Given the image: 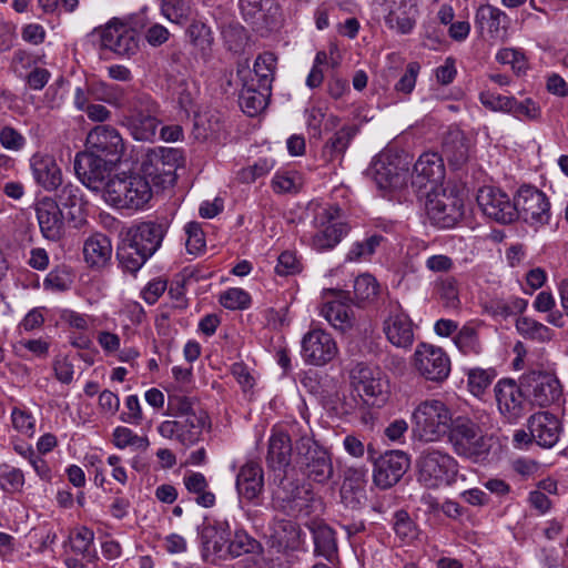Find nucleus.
<instances>
[{"label": "nucleus", "mask_w": 568, "mask_h": 568, "mask_svg": "<svg viewBox=\"0 0 568 568\" xmlns=\"http://www.w3.org/2000/svg\"><path fill=\"white\" fill-rule=\"evenodd\" d=\"M24 484L23 473L7 464H0V486L8 493L20 491Z\"/></svg>", "instance_id": "13d9d810"}, {"label": "nucleus", "mask_w": 568, "mask_h": 568, "mask_svg": "<svg viewBox=\"0 0 568 568\" xmlns=\"http://www.w3.org/2000/svg\"><path fill=\"white\" fill-rule=\"evenodd\" d=\"M453 422L452 409L443 400L425 399L413 410L412 430L418 440L435 443L446 437Z\"/></svg>", "instance_id": "f257e3e1"}, {"label": "nucleus", "mask_w": 568, "mask_h": 568, "mask_svg": "<svg viewBox=\"0 0 568 568\" xmlns=\"http://www.w3.org/2000/svg\"><path fill=\"white\" fill-rule=\"evenodd\" d=\"M384 242V236L373 234L362 241H356L351 246L346 260L349 262H361L368 260Z\"/></svg>", "instance_id": "8fccbe9b"}, {"label": "nucleus", "mask_w": 568, "mask_h": 568, "mask_svg": "<svg viewBox=\"0 0 568 568\" xmlns=\"http://www.w3.org/2000/svg\"><path fill=\"white\" fill-rule=\"evenodd\" d=\"M341 209L337 206H331L324 210V217L327 224L323 223L322 229L318 230L313 239L312 246L316 251H326L336 246L343 236H345L349 230L348 225L343 222H334L341 216Z\"/></svg>", "instance_id": "c85d7f7f"}, {"label": "nucleus", "mask_w": 568, "mask_h": 568, "mask_svg": "<svg viewBox=\"0 0 568 568\" xmlns=\"http://www.w3.org/2000/svg\"><path fill=\"white\" fill-rule=\"evenodd\" d=\"M500 415L510 424L517 423L525 415V389L511 378H503L494 387Z\"/></svg>", "instance_id": "dca6fc26"}, {"label": "nucleus", "mask_w": 568, "mask_h": 568, "mask_svg": "<svg viewBox=\"0 0 568 568\" xmlns=\"http://www.w3.org/2000/svg\"><path fill=\"white\" fill-rule=\"evenodd\" d=\"M187 34L191 43L203 52L209 50L213 43L212 31L202 21H193L187 28Z\"/></svg>", "instance_id": "680f3d73"}, {"label": "nucleus", "mask_w": 568, "mask_h": 568, "mask_svg": "<svg viewBox=\"0 0 568 568\" xmlns=\"http://www.w3.org/2000/svg\"><path fill=\"white\" fill-rule=\"evenodd\" d=\"M113 444L123 449L128 446H133L139 449L145 450L150 442L145 436H138L130 428L124 426H119L113 430Z\"/></svg>", "instance_id": "5fc2aeb1"}, {"label": "nucleus", "mask_w": 568, "mask_h": 568, "mask_svg": "<svg viewBox=\"0 0 568 568\" xmlns=\"http://www.w3.org/2000/svg\"><path fill=\"white\" fill-rule=\"evenodd\" d=\"M169 410L176 417H190L192 414L206 413L193 398L183 395L169 396Z\"/></svg>", "instance_id": "6e6d98bb"}, {"label": "nucleus", "mask_w": 568, "mask_h": 568, "mask_svg": "<svg viewBox=\"0 0 568 568\" xmlns=\"http://www.w3.org/2000/svg\"><path fill=\"white\" fill-rule=\"evenodd\" d=\"M410 459L402 450H388L374 462L373 481L381 489L396 485L408 470Z\"/></svg>", "instance_id": "f3484780"}, {"label": "nucleus", "mask_w": 568, "mask_h": 568, "mask_svg": "<svg viewBox=\"0 0 568 568\" xmlns=\"http://www.w3.org/2000/svg\"><path fill=\"white\" fill-rule=\"evenodd\" d=\"M168 231V222L146 221L130 227L125 236L132 241L142 252L152 256L161 246Z\"/></svg>", "instance_id": "bb28decb"}, {"label": "nucleus", "mask_w": 568, "mask_h": 568, "mask_svg": "<svg viewBox=\"0 0 568 568\" xmlns=\"http://www.w3.org/2000/svg\"><path fill=\"white\" fill-rule=\"evenodd\" d=\"M379 285L371 274H362L354 282V298L359 305L364 302H371L378 295Z\"/></svg>", "instance_id": "3c124183"}, {"label": "nucleus", "mask_w": 568, "mask_h": 568, "mask_svg": "<svg viewBox=\"0 0 568 568\" xmlns=\"http://www.w3.org/2000/svg\"><path fill=\"white\" fill-rule=\"evenodd\" d=\"M418 480L427 488L448 486L456 480L458 463L448 453L427 448L422 452L418 460Z\"/></svg>", "instance_id": "423d86ee"}, {"label": "nucleus", "mask_w": 568, "mask_h": 568, "mask_svg": "<svg viewBox=\"0 0 568 568\" xmlns=\"http://www.w3.org/2000/svg\"><path fill=\"white\" fill-rule=\"evenodd\" d=\"M244 19L256 28L268 27L278 11L275 0H241Z\"/></svg>", "instance_id": "c9c22d12"}, {"label": "nucleus", "mask_w": 568, "mask_h": 568, "mask_svg": "<svg viewBox=\"0 0 568 568\" xmlns=\"http://www.w3.org/2000/svg\"><path fill=\"white\" fill-rule=\"evenodd\" d=\"M36 214L44 239L53 242L62 239L64 216L57 201L51 197H43L36 205Z\"/></svg>", "instance_id": "cd10ccee"}, {"label": "nucleus", "mask_w": 568, "mask_h": 568, "mask_svg": "<svg viewBox=\"0 0 568 568\" xmlns=\"http://www.w3.org/2000/svg\"><path fill=\"white\" fill-rule=\"evenodd\" d=\"M58 199L62 206L75 209L74 212H70V219L74 221V226L82 225L84 219L81 215L82 195L80 189L72 184H67L61 189Z\"/></svg>", "instance_id": "de8ad7c7"}, {"label": "nucleus", "mask_w": 568, "mask_h": 568, "mask_svg": "<svg viewBox=\"0 0 568 568\" xmlns=\"http://www.w3.org/2000/svg\"><path fill=\"white\" fill-rule=\"evenodd\" d=\"M120 121L136 141L151 142L161 124L159 104L146 93L135 92L123 109Z\"/></svg>", "instance_id": "f03ea898"}, {"label": "nucleus", "mask_w": 568, "mask_h": 568, "mask_svg": "<svg viewBox=\"0 0 568 568\" xmlns=\"http://www.w3.org/2000/svg\"><path fill=\"white\" fill-rule=\"evenodd\" d=\"M206 427H210L209 415L197 413L190 417L164 420L159 425L158 432L164 438L176 439L182 445L190 446L200 440Z\"/></svg>", "instance_id": "2eb2a0df"}, {"label": "nucleus", "mask_w": 568, "mask_h": 568, "mask_svg": "<svg viewBox=\"0 0 568 568\" xmlns=\"http://www.w3.org/2000/svg\"><path fill=\"white\" fill-rule=\"evenodd\" d=\"M85 262L91 266H103L111 258L112 245L110 239L101 233L90 236L83 245Z\"/></svg>", "instance_id": "58836bf2"}, {"label": "nucleus", "mask_w": 568, "mask_h": 568, "mask_svg": "<svg viewBox=\"0 0 568 568\" xmlns=\"http://www.w3.org/2000/svg\"><path fill=\"white\" fill-rule=\"evenodd\" d=\"M446 436L459 457L477 463L484 460L489 453L485 432L468 416L455 417Z\"/></svg>", "instance_id": "39448f33"}, {"label": "nucleus", "mask_w": 568, "mask_h": 568, "mask_svg": "<svg viewBox=\"0 0 568 568\" xmlns=\"http://www.w3.org/2000/svg\"><path fill=\"white\" fill-rule=\"evenodd\" d=\"M268 530L267 546L277 554L288 555L303 546V531L300 525L291 519L274 517Z\"/></svg>", "instance_id": "6ab92c4d"}, {"label": "nucleus", "mask_w": 568, "mask_h": 568, "mask_svg": "<svg viewBox=\"0 0 568 568\" xmlns=\"http://www.w3.org/2000/svg\"><path fill=\"white\" fill-rule=\"evenodd\" d=\"M385 24L398 33H409L415 24L418 9L414 0H376Z\"/></svg>", "instance_id": "aec40b11"}, {"label": "nucleus", "mask_w": 568, "mask_h": 568, "mask_svg": "<svg viewBox=\"0 0 568 568\" xmlns=\"http://www.w3.org/2000/svg\"><path fill=\"white\" fill-rule=\"evenodd\" d=\"M73 103L78 111L85 112L88 119L93 122L104 123L112 116V112L106 106L92 102L84 88L78 87L75 89Z\"/></svg>", "instance_id": "a19ab883"}, {"label": "nucleus", "mask_w": 568, "mask_h": 568, "mask_svg": "<svg viewBox=\"0 0 568 568\" xmlns=\"http://www.w3.org/2000/svg\"><path fill=\"white\" fill-rule=\"evenodd\" d=\"M315 554L326 559H332L337 551L335 534L332 528L325 524H314L311 527Z\"/></svg>", "instance_id": "c03bdc74"}, {"label": "nucleus", "mask_w": 568, "mask_h": 568, "mask_svg": "<svg viewBox=\"0 0 568 568\" xmlns=\"http://www.w3.org/2000/svg\"><path fill=\"white\" fill-rule=\"evenodd\" d=\"M366 173L382 190L400 189L409 179V162L406 156L384 152L374 158Z\"/></svg>", "instance_id": "6e6552de"}, {"label": "nucleus", "mask_w": 568, "mask_h": 568, "mask_svg": "<svg viewBox=\"0 0 568 568\" xmlns=\"http://www.w3.org/2000/svg\"><path fill=\"white\" fill-rule=\"evenodd\" d=\"M84 91L92 101H101L119 109H124L128 100L135 93L120 85L109 84L103 81L88 84Z\"/></svg>", "instance_id": "f704fd0d"}, {"label": "nucleus", "mask_w": 568, "mask_h": 568, "mask_svg": "<svg viewBox=\"0 0 568 568\" xmlns=\"http://www.w3.org/2000/svg\"><path fill=\"white\" fill-rule=\"evenodd\" d=\"M115 163V161L99 156L98 154L80 152L74 158L73 166L83 185L94 192L104 193Z\"/></svg>", "instance_id": "f8f14e48"}, {"label": "nucleus", "mask_w": 568, "mask_h": 568, "mask_svg": "<svg viewBox=\"0 0 568 568\" xmlns=\"http://www.w3.org/2000/svg\"><path fill=\"white\" fill-rule=\"evenodd\" d=\"M180 161L181 152L178 149L158 146L148 150L141 169L144 175L151 178L155 184H173Z\"/></svg>", "instance_id": "9b49d317"}, {"label": "nucleus", "mask_w": 568, "mask_h": 568, "mask_svg": "<svg viewBox=\"0 0 568 568\" xmlns=\"http://www.w3.org/2000/svg\"><path fill=\"white\" fill-rule=\"evenodd\" d=\"M152 197L151 186L140 174L114 175L105 185L103 199L116 209L139 210Z\"/></svg>", "instance_id": "20e7f679"}, {"label": "nucleus", "mask_w": 568, "mask_h": 568, "mask_svg": "<svg viewBox=\"0 0 568 568\" xmlns=\"http://www.w3.org/2000/svg\"><path fill=\"white\" fill-rule=\"evenodd\" d=\"M88 153L118 162L124 151L119 131L105 124L95 125L87 135Z\"/></svg>", "instance_id": "412c9836"}, {"label": "nucleus", "mask_w": 568, "mask_h": 568, "mask_svg": "<svg viewBox=\"0 0 568 568\" xmlns=\"http://www.w3.org/2000/svg\"><path fill=\"white\" fill-rule=\"evenodd\" d=\"M494 369L473 368L468 372V387L473 395L479 397L495 378Z\"/></svg>", "instance_id": "052dcab7"}, {"label": "nucleus", "mask_w": 568, "mask_h": 568, "mask_svg": "<svg viewBox=\"0 0 568 568\" xmlns=\"http://www.w3.org/2000/svg\"><path fill=\"white\" fill-rule=\"evenodd\" d=\"M516 328L525 338L538 342L550 341L552 336V332L549 327L527 316L517 318Z\"/></svg>", "instance_id": "09e8293b"}, {"label": "nucleus", "mask_w": 568, "mask_h": 568, "mask_svg": "<svg viewBox=\"0 0 568 568\" xmlns=\"http://www.w3.org/2000/svg\"><path fill=\"white\" fill-rule=\"evenodd\" d=\"M223 130V123L216 114L196 116L193 134L196 140H217Z\"/></svg>", "instance_id": "49530a36"}, {"label": "nucleus", "mask_w": 568, "mask_h": 568, "mask_svg": "<svg viewBox=\"0 0 568 568\" xmlns=\"http://www.w3.org/2000/svg\"><path fill=\"white\" fill-rule=\"evenodd\" d=\"M436 291L445 307L457 308L459 306V290L455 277L447 276L438 280Z\"/></svg>", "instance_id": "864d4df0"}, {"label": "nucleus", "mask_w": 568, "mask_h": 568, "mask_svg": "<svg viewBox=\"0 0 568 568\" xmlns=\"http://www.w3.org/2000/svg\"><path fill=\"white\" fill-rule=\"evenodd\" d=\"M254 539L251 538L244 530H236L226 546V551L233 557H239L243 552H248L253 548Z\"/></svg>", "instance_id": "774afa93"}, {"label": "nucleus", "mask_w": 568, "mask_h": 568, "mask_svg": "<svg viewBox=\"0 0 568 568\" xmlns=\"http://www.w3.org/2000/svg\"><path fill=\"white\" fill-rule=\"evenodd\" d=\"M476 26L480 31L497 34L501 28H505L507 16L490 4H483L477 9L475 17Z\"/></svg>", "instance_id": "37998d69"}, {"label": "nucleus", "mask_w": 568, "mask_h": 568, "mask_svg": "<svg viewBox=\"0 0 568 568\" xmlns=\"http://www.w3.org/2000/svg\"><path fill=\"white\" fill-rule=\"evenodd\" d=\"M454 342L465 355H477L481 352L478 333L471 326L465 325L455 336Z\"/></svg>", "instance_id": "603ef678"}, {"label": "nucleus", "mask_w": 568, "mask_h": 568, "mask_svg": "<svg viewBox=\"0 0 568 568\" xmlns=\"http://www.w3.org/2000/svg\"><path fill=\"white\" fill-rule=\"evenodd\" d=\"M220 303L229 310H243L251 303V297L242 288H230L220 295Z\"/></svg>", "instance_id": "338daca9"}, {"label": "nucleus", "mask_w": 568, "mask_h": 568, "mask_svg": "<svg viewBox=\"0 0 568 568\" xmlns=\"http://www.w3.org/2000/svg\"><path fill=\"white\" fill-rule=\"evenodd\" d=\"M276 67V57L271 52L260 54L254 63V73L258 78V84L268 83L272 87Z\"/></svg>", "instance_id": "bf43d9fd"}, {"label": "nucleus", "mask_w": 568, "mask_h": 568, "mask_svg": "<svg viewBox=\"0 0 568 568\" xmlns=\"http://www.w3.org/2000/svg\"><path fill=\"white\" fill-rule=\"evenodd\" d=\"M496 59L503 64H509L518 75L525 73L528 68L525 54L517 49L504 48L497 52Z\"/></svg>", "instance_id": "e2e57ef3"}, {"label": "nucleus", "mask_w": 568, "mask_h": 568, "mask_svg": "<svg viewBox=\"0 0 568 568\" xmlns=\"http://www.w3.org/2000/svg\"><path fill=\"white\" fill-rule=\"evenodd\" d=\"M444 153L452 166L462 168L469 159L466 139L460 132L450 134V140L444 142Z\"/></svg>", "instance_id": "a18cd8bd"}, {"label": "nucleus", "mask_w": 568, "mask_h": 568, "mask_svg": "<svg viewBox=\"0 0 568 568\" xmlns=\"http://www.w3.org/2000/svg\"><path fill=\"white\" fill-rule=\"evenodd\" d=\"M294 463L304 477L317 484L328 483L334 474L331 453L310 435L296 440Z\"/></svg>", "instance_id": "7ed1b4c3"}, {"label": "nucleus", "mask_w": 568, "mask_h": 568, "mask_svg": "<svg viewBox=\"0 0 568 568\" xmlns=\"http://www.w3.org/2000/svg\"><path fill=\"white\" fill-rule=\"evenodd\" d=\"M387 339L396 347L408 348L414 342V325L398 303H390L384 321Z\"/></svg>", "instance_id": "a878e982"}, {"label": "nucleus", "mask_w": 568, "mask_h": 568, "mask_svg": "<svg viewBox=\"0 0 568 568\" xmlns=\"http://www.w3.org/2000/svg\"><path fill=\"white\" fill-rule=\"evenodd\" d=\"M247 65L237 69V75L242 81V90L239 95V103L244 113L248 116H255L261 113L268 104L272 87L268 83L258 84L256 89L253 79L251 82L246 79L250 74Z\"/></svg>", "instance_id": "393cba45"}, {"label": "nucleus", "mask_w": 568, "mask_h": 568, "mask_svg": "<svg viewBox=\"0 0 568 568\" xmlns=\"http://www.w3.org/2000/svg\"><path fill=\"white\" fill-rule=\"evenodd\" d=\"M393 528L402 540H412L417 536L415 523L406 510H397L394 514Z\"/></svg>", "instance_id": "0e129e2a"}, {"label": "nucleus", "mask_w": 568, "mask_h": 568, "mask_svg": "<svg viewBox=\"0 0 568 568\" xmlns=\"http://www.w3.org/2000/svg\"><path fill=\"white\" fill-rule=\"evenodd\" d=\"M508 113H511L518 119L534 121L540 118L541 110L538 103H536L530 98H527L523 101H518L516 98L513 97L511 110H509Z\"/></svg>", "instance_id": "69168bd1"}, {"label": "nucleus", "mask_w": 568, "mask_h": 568, "mask_svg": "<svg viewBox=\"0 0 568 568\" xmlns=\"http://www.w3.org/2000/svg\"><path fill=\"white\" fill-rule=\"evenodd\" d=\"M516 219L521 217L530 225L547 224L550 219V203L541 191L536 187L521 186L514 200Z\"/></svg>", "instance_id": "ddd939ff"}, {"label": "nucleus", "mask_w": 568, "mask_h": 568, "mask_svg": "<svg viewBox=\"0 0 568 568\" xmlns=\"http://www.w3.org/2000/svg\"><path fill=\"white\" fill-rule=\"evenodd\" d=\"M520 385L526 398L539 407H548L558 402L562 394L559 379L552 373L531 369L520 376Z\"/></svg>", "instance_id": "1a4fd4ad"}, {"label": "nucleus", "mask_w": 568, "mask_h": 568, "mask_svg": "<svg viewBox=\"0 0 568 568\" xmlns=\"http://www.w3.org/2000/svg\"><path fill=\"white\" fill-rule=\"evenodd\" d=\"M199 535L202 545V555L207 560L211 554H221L226 551L230 541L231 528L225 520L205 521L199 527Z\"/></svg>", "instance_id": "7c9ffc66"}, {"label": "nucleus", "mask_w": 568, "mask_h": 568, "mask_svg": "<svg viewBox=\"0 0 568 568\" xmlns=\"http://www.w3.org/2000/svg\"><path fill=\"white\" fill-rule=\"evenodd\" d=\"M477 203L489 219L507 224L516 220L514 201L499 189L483 186L477 194Z\"/></svg>", "instance_id": "5701e85b"}, {"label": "nucleus", "mask_w": 568, "mask_h": 568, "mask_svg": "<svg viewBox=\"0 0 568 568\" xmlns=\"http://www.w3.org/2000/svg\"><path fill=\"white\" fill-rule=\"evenodd\" d=\"M356 125L342 126L331 139L326 141L322 149V158L326 162L342 161L351 141L357 134Z\"/></svg>", "instance_id": "4c0bfd02"}, {"label": "nucleus", "mask_w": 568, "mask_h": 568, "mask_svg": "<svg viewBox=\"0 0 568 568\" xmlns=\"http://www.w3.org/2000/svg\"><path fill=\"white\" fill-rule=\"evenodd\" d=\"M412 184L422 189L430 184L436 185L444 178V165L436 153H425L419 156L409 172Z\"/></svg>", "instance_id": "473e14b6"}, {"label": "nucleus", "mask_w": 568, "mask_h": 568, "mask_svg": "<svg viewBox=\"0 0 568 568\" xmlns=\"http://www.w3.org/2000/svg\"><path fill=\"white\" fill-rule=\"evenodd\" d=\"M425 209L432 223L442 229L453 227L464 215L463 200L453 190L427 192Z\"/></svg>", "instance_id": "9d476101"}, {"label": "nucleus", "mask_w": 568, "mask_h": 568, "mask_svg": "<svg viewBox=\"0 0 568 568\" xmlns=\"http://www.w3.org/2000/svg\"><path fill=\"white\" fill-rule=\"evenodd\" d=\"M527 428L531 432L535 443L544 448L555 446L561 432L559 419L546 410L532 414L527 419Z\"/></svg>", "instance_id": "c756f323"}, {"label": "nucleus", "mask_w": 568, "mask_h": 568, "mask_svg": "<svg viewBox=\"0 0 568 568\" xmlns=\"http://www.w3.org/2000/svg\"><path fill=\"white\" fill-rule=\"evenodd\" d=\"M338 353L336 342L331 334L321 328H314L302 339V356L311 365L323 366Z\"/></svg>", "instance_id": "4be33fe9"}, {"label": "nucleus", "mask_w": 568, "mask_h": 568, "mask_svg": "<svg viewBox=\"0 0 568 568\" xmlns=\"http://www.w3.org/2000/svg\"><path fill=\"white\" fill-rule=\"evenodd\" d=\"M317 504L318 499L310 488L288 481L273 494L271 505L275 511L298 518L315 513Z\"/></svg>", "instance_id": "0eeeda50"}, {"label": "nucleus", "mask_w": 568, "mask_h": 568, "mask_svg": "<svg viewBox=\"0 0 568 568\" xmlns=\"http://www.w3.org/2000/svg\"><path fill=\"white\" fill-rule=\"evenodd\" d=\"M332 295V300H327L321 307V315L335 328L346 332L353 327L354 313L351 306L349 292L342 290H329L325 293V297Z\"/></svg>", "instance_id": "b1692460"}, {"label": "nucleus", "mask_w": 568, "mask_h": 568, "mask_svg": "<svg viewBox=\"0 0 568 568\" xmlns=\"http://www.w3.org/2000/svg\"><path fill=\"white\" fill-rule=\"evenodd\" d=\"M236 490L247 501L256 499L264 490V473L256 462L245 463L236 475Z\"/></svg>", "instance_id": "2f4dec72"}, {"label": "nucleus", "mask_w": 568, "mask_h": 568, "mask_svg": "<svg viewBox=\"0 0 568 568\" xmlns=\"http://www.w3.org/2000/svg\"><path fill=\"white\" fill-rule=\"evenodd\" d=\"M95 31L100 33L101 47L118 55L132 57L139 51L138 32L115 19Z\"/></svg>", "instance_id": "a211bd4d"}, {"label": "nucleus", "mask_w": 568, "mask_h": 568, "mask_svg": "<svg viewBox=\"0 0 568 568\" xmlns=\"http://www.w3.org/2000/svg\"><path fill=\"white\" fill-rule=\"evenodd\" d=\"M351 376L357 383V389L368 398H375L383 393L381 379L373 376L372 369L363 363L357 364L351 372Z\"/></svg>", "instance_id": "79ce46f5"}, {"label": "nucleus", "mask_w": 568, "mask_h": 568, "mask_svg": "<svg viewBox=\"0 0 568 568\" xmlns=\"http://www.w3.org/2000/svg\"><path fill=\"white\" fill-rule=\"evenodd\" d=\"M116 257L125 272L136 273L151 257L124 235L116 250Z\"/></svg>", "instance_id": "ea45409f"}, {"label": "nucleus", "mask_w": 568, "mask_h": 568, "mask_svg": "<svg viewBox=\"0 0 568 568\" xmlns=\"http://www.w3.org/2000/svg\"><path fill=\"white\" fill-rule=\"evenodd\" d=\"M292 450V440L286 433H273L268 440L267 465L273 469L287 467L291 463Z\"/></svg>", "instance_id": "e433bc0d"}, {"label": "nucleus", "mask_w": 568, "mask_h": 568, "mask_svg": "<svg viewBox=\"0 0 568 568\" xmlns=\"http://www.w3.org/2000/svg\"><path fill=\"white\" fill-rule=\"evenodd\" d=\"M161 10L166 19L178 24L184 23L191 14L185 0H162Z\"/></svg>", "instance_id": "4d7b16f0"}, {"label": "nucleus", "mask_w": 568, "mask_h": 568, "mask_svg": "<svg viewBox=\"0 0 568 568\" xmlns=\"http://www.w3.org/2000/svg\"><path fill=\"white\" fill-rule=\"evenodd\" d=\"M36 182L47 191H54L62 184V172L53 156L37 153L30 159Z\"/></svg>", "instance_id": "72a5a7b5"}, {"label": "nucleus", "mask_w": 568, "mask_h": 568, "mask_svg": "<svg viewBox=\"0 0 568 568\" xmlns=\"http://www.w3.org/2000/svg\"><path fill=\"white\" fill-rule=\"evenodd\" d=\"M414 367L425 379L442 383L450 373V359L440 347L422 343L414 353Z\"/></svg>", "instance_id": "4468645a"}]
</instances>
